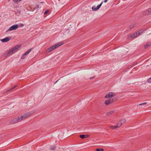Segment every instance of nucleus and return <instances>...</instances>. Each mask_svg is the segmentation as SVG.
I'll return each mask as SVG.
<instances>
[{
  "label": "nucleus",
  "instance_id": "30",
  "mask_svg": "<svg viewBox=\"0 0 151 151\" xmlns=\"http://www.w3.org/2000/svg\"><path fill=\"white\" fill-rule=\"evenodd\" d=\"M107 0H104V2L105 3H106L107 2Z\"/></svg>",
  "mask_w": 151,
  "mask_h": 151
},
{
  "label": "nucleus",
  "instance_id": "25",
  "mask_svg": "<svg viewBox=\"0 0 151 151\" xmlns=\"http://www.w3.org/2000/svg\"><path fill=\"white\" fill-rule=\"evenodd\" d=\"M17 85H16L15 86H14L12 88H11L10 90H9V91H11L13 89H14V88H15L17 86Z\"/></svg>",
  "mask_w": 151,
  "mask_h": 151
},
{
  "label": "nucleus",
  "instance_id": "16",
  "mask_svg": "<svg viewBox=\"0 0 151 151\" xmlns=\"http://www.w3.org/2000/svg\"><path fill=\"white\" fill-rule=\"evenodd\" d=\"M151 45V43H147L145 45L144 47L145 49L147 48L148 47Z\"/></svg>",
  "mask_w": 151,
  "mask_h": 151
},
{
  "label": "nucleus",
  "instance_id": "19",
  "mask_svg": "<svg viewBox=\"0 0 151 151\" xmlns=\"http://www.w3.org/2000/svg\"><path fill=\"white\" fill-rule=\"evenodd\" d=\"M55 149V146H51L50 147V150H54Z\"/></svg>",
  "mask_w": 151,
  "mask_h": 151
},
{
  "label": "nucleus",
  "instance_id": "3",
  "mask_svg": "<svg viewBox=\"0 0 151 151\" xmlns=\"http://www.w3.org/2000/svg\"><path fill=\"white\" fill-rule=\"evenodd\" d=\"M18 25L17 24L13 25L11 26L6 31V32L16 29L18 28Z\"/></svg>",
  "mask_w": 151,
  "mask_h": 151
},
{
  "label": "nucleus",
  "instance_id": "26",
  "mask_svg": "<svg viewBox=\"0 0 151 151\" xmlns=\"http://www.w3.org/2000/svg\"><path fill=\"white\" fill-rule=\"evenodd\" d=\"M48 11L47 10L44 13V14H47L48 13Z\"/></svg>",
  "mask_w": 151,
  "mask_h": 151
},
{
  "label": "nucleus",
  "instance_id": "11",
  "mask_svg": "<svg viewBox=\"0 0 151 151\" xmlns=\"http://www.w3.org/2000/svg\"><path fill=\"white\" fill-rule=\"evenodd\" d=\"M114 110H111L107 112L106 114V115L107 116H109L112 114L114 113Z\"/></svg>",
  "mask_w": 151,
  "mask_h": 151
},
{
  "label": "nucleus",
  "instance_id": "32",
  "mask_svg": "<svg viewBox=\"0 0 151 151\" xmlns=\"http://www.w3.org/2000/svg\"><path fill=\"white\" fill-rule=\"evenodd\" d=\"M36 8H38L39 7V6L38 5H36Z\"/></svg>",
  "mask_w": 151,
  "mask_h": 151
},
{
  "label": "nucleus",
  "instance_id": "15",
  "mask_svg": "<svg viewBox=\"0 0 151 151\" xmlns=\"http://www.w3.org/2000/svg\"><path fill=\"white\" fill-rule=\"evenodd\" d=\"M31 49H30L28 50L26 52L24 53V55L27 56L31 51Z\"/></svg>",
  "mask_w": 151,
  "mask_h": 151
},
{
  "label": "nucleus",
  "instance_id": "27",
  "mask_svg": "<svg viewBox=\"0 0 151 151\" xmlns=\"http://www.w3.org/2000/svg\"><path fill=\"white\" fill-rule=\"evenodd\" d=\"M90 136L89 135H85V138L89 137Z\"/></svg>",
  "mask_w": 151,
  "mask_h": 151
},
{
  "label": "nucleus",
  "instance_id": "6",
  "mask_svg": "<svg viewBox=\"0 0 151 151\" xmlns=\"http://www.w3.org/2000/svg\"><path fill=\"white\" fill-rule=\"evenodd\" d=\"M150 9H148L145 11H144L142 13L144 15H148L151 14Z\"/></svg>",
  "mask_w": 151,
  "mask_h": 151
},
{
  "label": "nucleus",
  "instance_id": "8",
  "mask_svg": "<svg viewBox=\"0 0 151 151\" xmlns=\"http://www.w3.org/2000/svg\"><path fill=\"white\" fill-rule=\"evenodd\" d=\"M11 39V37H7L1 40V41L3 42H6L9 41Z\"/></svg>",
  "mask_w": 151,
  "mask_h": 151
},
{
  "label": "nucleus",
  "instance_id": "12",
  "mask_svg": "<svg viewBox=\"0 0 151 151\" xmlns=\"http://www.w3.org/2000/svg\"><path fill=\"white\" fill-rule=\"evenodd\" d=\"M27 116V115H25L24 116H19L18 118H19L20 119V121H21L22 120L26 118Z\"/></svg>",
  "mask_w": 151,
  "mask_h": 151
},
{
  "label": "nucleus",
  "instance_id": "13",
  "mask_svg": "<svg viewBox=\"0 0 151 151\" xmlns=\"http://www.w3.org/2000/svg\"><path fill=\"white\" fill-rule=\"evenodd\" d=\"M139 36L137 32H136L133 34L131 36L132 38H134Z\"/></svg>",
  "mask_w": 151,
  "mask_h": 151
},
{
  "label": "nucleus",
  "instance_id": "2",
  "mask_svg": "<svg viewBox=\"0 0 151 151\" xmlns=\"http://www.w3.org/2000/svg\"><path fill=\"white\" fill-rule=\"evenodd\" d=\"M126 122V120L125 119H123L118 121L116 125H111L109 127L112 129H116L120 127L124 123Z\"/></svg>",
  "mask_w": 151,
  "mask_h": 151
},
{
  "label": "nucleus",
  "instance_id": "21",
  "mask_svg": "<svg viewBox=\"0 0 151 151\" xmlns=\"http://www.w3.org/2000/svg\"><path fill=\"white\" fill-rule=\"evenodd\" d=\"M134 25H135V24H131L129 26V28L130 29L133 28Z\"/></svg>",
  "mask_w": 151,
  "mask_h": 151
},
{
  "label": "nucleus",
  "instance_id": "20",
  "mask_svg": "<svg viewBox=\"0 0 151 151\" xmlns=\"http://www.w3.org/2000/svg\"><path fill=\"white\" fill-rule=\"evenodd\" d=\"M96 151H104V150L101 148H97L96 149Z\"/></svg>",
  "mask_w": 151,
  "mask_h": 151
},
{
  "label": "nucleus",
  "instance_id": "7",
  "mask_svg": "<svg viewBox=\"0 0 151 151\" xmlns=\"http://www.w3.org/2000/svg\"><path fill=\"white\" fill-rule=\"evenodd\" d=\"M113 94L112 92H109L105 96V98L106 99L111 98L113 96Z\"/></svg>",
  "mask_w": 151,
  "mask_h": 151
},
{
  "label": "nucleus",
  "instance_id": "10",
  "mask_svg": "<svg viewBox=\"0 0 151 151\" xmlns=\"http://www.w3.org/2000/svg\"><path fill=\"white\" fill-rule=\"evenodd\" d=\"M113 102V100L109 99L105 101V103L106 105H108L112 103Z\"/></svg>",
  "mask_w": 151,
  "mask_h": 151
},
{
  "label": "nucleus",
  "instance_id": "18",
  "mask_svg": "<svg viewBox=\"0 0 151 151\" xmlns=\"http://www.w3.org/2000/svg\"><path fill=\"white\" fill-rule=\"evenodd\" d=\"M80 137H81L82 139H84L85 138V135L82 134L81 135L79 136Z\"/></svg>",
  "mask_w": 151,
  "mask_h": 151
},
{
  "label": "nucleus",
  "instance_id": "29",
  "mask_svg": "<svg viewBox=\"0 0 151 151\" xmlns=\"http://www.w3.org/2000/svg\"><path fill=\"white\" fill-rule=\"evenodd\" d=\"M135 64H133L132 66H131V67H133L134 66H135Z\"/></svg>",
  "mask_w": 151,
  "mask_h": 151
},
{
  "label": "nucleus",
  "instance_id": "33",
  "mask_svg": "<svg viewBox=\"0 0 151 151\" xmlns=\"http://www.w3.org/2000/svg\"><path fill=\"white\" fill-rule=\"evenodd\" d=\"M58 81H56V82L55 83H57V82H58Z\"/></svg>",
  "mask_w": 151,
  "mask_h": 151
},
{
  "label": "nucleus",
  "instance_id": "22",
  "mask_svg": "<svg viewBox=\"0 0 151 151\" xmlns=\"http://www.w3.org/2000/svg\"><path fill=\"white\" fill-rule=\"evenodd\" d=\"M26 55H24V54L22 55V56L21 58L22 59H24L26 57Z\"/></svg>",
  "mask_w": 151,
  "mask_h": 151
},
{
  "label": "nucleus",
  "instance_id": "24",
  "mask_svg": "<svg viewBox=\"0 0 151 151\" xmlns=\"http://www.w3.org/2000/svg\"><path fill=\"white\" fill-rule=\"evenodd\" d=\"M146 104V103L145 102V103H141V104H139V105H140V106H141V105H145V104Z\"/></svg>",
  "mask_w": 151,
  "mask_h": 151
},
{
  "label": "nucleus",
  "instance_id": "28",
  "mask_svg": "<svg viewBox=\"0 0 151 151\" xmlns=\"http://www.w3.org/2000/svg\"><path fill=\"white\" fill-rule=\"evenodd\" d=\"M20 26L21 27H22L24 26V25L22 23H21L20 24Z\"/></svg>",
  "mask_w": 151,
  "mask_h": 151
},
{
  "label": "nucleus",
  "instance_id": "17",
  "mask_svg": "<svg viewBox=\"0 0 151 151\" xmlns=\"http://www.w3.org/2000/svg\"><path fill=\"white\" fill-rule=\"evenodd\" d=\"M143 31V30H140L138 31L137 32L138 35L139 36V35H141L142 34Z\"/></svg>",
  "mask_w": 151,
  "mask_h": 151
},
{
  "label": "nucleus",
  "instance_id": "23",
  "mask_svg": "<svg viewBox=\"0 0 151 151\" xmlns=\"http://www.w3.org/2000/svg\"><path fill=\"white\" fill-rule=\"evenodd\" d=\"M147 81L149 83H151V77L148 79Z\"/></svg>",
  "mask_w": 151,
  "mask_h": 151
},
{
  "label": "nucleus",
  "instance_id": "31",
  "mask_svg": "<svg viewBox=\"0 0 151 151\" xmlns=\"http://www.w3.org/2000/svg\"><path fill=\"white\" fill-rule=\"evenodd\" d=\"M94 78V77H91V78H90V80H91V79H92L93 78Z\"/></svg>",
  "mask_w": 151,
  "mask_h": 151
},
{
  "label": "nucleus",
  "instance_id": "14",
  "mask_svg": "<svg viewBox=\"0 0 151 151\" xmlns=\"http://www.w3.org/2000/svg\"><path fill=\"white\" fill-rule=\"evenodd\" d=\"M63 42H59V43L56 44V45H55V46H55L56 47V48H57L58 47L63 45Z\"/></svg>",
  "mask_w": 151,
  "mask_h": 151
},
{
  "label": "nucleus",
  "instance_id": "1",
  "mask_svg": "<svg viewBox=\"0 0 151 151\" xmlns=\"http://www.w3.org/2000/svg\"><path fill=\"white\" fill-rule=\"evenodd\" d=\"M20 46H21L20 45H17L11 49L10 50H7L4 53V56L6 57L18 51L19 49L20 48Z\"/></svg>",
  "mask_w": 151,
  "mask_h": 151
},
{
  "label": "nucleus",
  "instance_id": "9",
  "mask_svg": "<svg viewBox=\"0 0 151 151\" xmlns=\"http://www.w3.org/2000/svg\"><path fill=\"white\" fill-rule=\"evenodd\" d=\"M55 46H55V45H54L47 49V52H50L56 48Z\"/></svg>",
  "mask_w": 151,
  "mask_h": 151
},
{
  "label": "nucleus",
  "instance_id": "5",
  "mask_svg": "<svg viewBox=\"0 0 151 151\" xmlns=\"http://www.w3.org/2000/svg\"><path fill=\"white\" fill-rule=\"evenodd\" d=\"M19 122H20V119L17 117L13 119L10 122V123L11 124H14L17 123Z\"/></svg>",
  "mask_w": 151,
  "mask_h": 151
},
{
  "label": "nucleus",
  "instance_id": "4",
  "mask_svg": "<svg viewBox=\"0 0 151 151\" xmlns=\"http://www.w3.org/2000/svg\"><path fill=\"white\" fill-rule=\"evenodd\" d=\"M103 2H102L101 4H99L98 5L97 7H96L95 6H93L92 7V10L94 11H96L98 9H99L101 6L102 5Z\"/></svg>",
  "mask_w": 151,
  "mask_h": 151
}]
</instances>
